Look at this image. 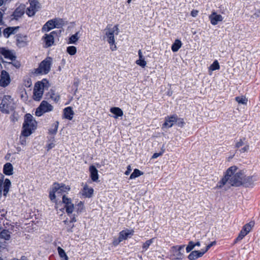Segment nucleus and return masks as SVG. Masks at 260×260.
Wrapping results in <instances>:
<instances>
[{
    "label": "nucleus",
    "mask_w": 260,
    "mask_h": 260,
    "mask_svg": "<svg viewBox=\"0 0 260 260\" xmlns=\"http://www.w3.org/2000/svg\"><path fill=\"white\" fill-rule=\"evenodd\" d=\"M237 169V167L235 166H232L228 168L225 176L217 183L216 187L221 188L227 182L230 183L232 186H241L244 173L242 171L236 172Z\"/></svg>",
    "instance_id": "nucleus-1"
},
{
    "label": "nucleus",
    "mask_w": 260,
    "mask_h": 260,
    "mask_svg": "<svg viewBox=\"0 0 260 260\" xmlns=\"http://www.w3.org/2000/svg\"><path fill=\"white\" fill-rule=\"evenodd\" d=\"M74 115V112L71 107H68L63 109V116L66 119L72 120Z\"/></svg>",
    "instance_id": "nucleus-26"
},
{
    "label": "nucleus",
    "mask_w": 260,
    "mask_h": 260,
    "mask_svg": "<svg viewBox=\"0 0 260 260\" xmlns=\"http://www.w3.org/2000/svg\"><path fill=\"white\" fill-rule=\"evenodd\" d=\"M256 178L253 176H246L243 174L241 185L245 187H250L253 185Z\"/></svg>",
    "instance_id": "nucleus-14"
},
{
    "label": "nucleus",
    "mask_w": 260,
    "mask_h": 260,
    "mask_svg": "<svg viewBox=\"0 0 260 260\" xmlns=\"http://www.w3.org/2000/svg\"><path fill=\"white\" fill-rule=\"evenodd\" d=\"M54 21L55 22L54 24H55V27L56 28H60L63 24V21L61 19H54Z\"/></svg>",
    "instance_id": "nucleus-46"
},
{
    "label": "nucleus",
    "mask_w": 260,
    "mask_h": 260,
    "mask_svg": "<svg viewBox=\"0 0 260 260\" xmlns=\"http://www.w3.org/2000/svg\"><path fill=\"white\" fill-rule=\"evenodd\" d=\"M138 55L139 59L137 60L136 61V62L137 64L139 65L142 68H144L146 65V61L145 60L144 58L143 55L141 50H139L138 51Z\"/></svg>",
    "instance_id": "nucleus-28"
},
{
    "label": "nucleus",
    "mask_w": 260,
    "mask_h": 260,
    "mask_svg": "<svg viewBox=\"0 0 260 260\" xmlns=\"http://www.w3.org/2000/svg\"><path fill=\"white\" fill-rule=\"evenodd\" d=\"M54 185L55 186V189H57L58 190V193L67 192L70 189V187L69 186H66L62 183L59 184L58 183H54Z\"/></svg>",
    "instance_id": "nucleus-22"
},
{
    "label": "nucleus",
    "mask_w": 260,
    "mask_h": 260,
    "mask_svg": "<svg viewBox=\"0 0 260 260\" xmlns=\"http://www.w3.org/2000/svg\"><path fill=\"white\" fill-rule=\"evenodd\" d=\"M165 121L162 124V128H170L178 120V116L176 114H173L170 116H167L165 118Z\"/></svg>",
    "instance_id": "nucleus-10"
},
{
    "label": "nucleus",
    "mask_w": 260,
    "mask_h": 260,
    "mask_svg": "<svg viewBox=\"0 0 260 260\" xmlns=\"http://www.w3.org/2000/svg\"><path fill=\"white\" fill-rule=\"evenodd\" d=\"M177 122L178 125L180 127H183L185 123L183 119L178 117Z\"/></svg>",
    "instance_id": "nucleus-51"
},
{
    "label": "nucleus",
    "mask_w": 260,
    "mask_h": 260,
    "mask_svg": "<svg viewBox=\"0 0 260 260\" xmlns=\"http://www.w3.org/2000/svg\"><path fill=\"white\" fill-rule=\"evenodd\" d=\"M254 222L250 221L244 225L238 237L235 240V242L237 243L242 240L243 238L250 232L252 227L254 226Z\"/></svg>",
    "instance_id": "nucleus-8"
},
{
    "label": "nucleus",
    "mask_w": 260,
    "mask_h": 260,
    "mask_svg": "<svg viewBox=\"0 0 260 260\" xmlns=\"http://www.w3.org/2000/svg\"><path fill=\"white\" fill-rule=\"evenodd\" d=\"M18 260H27V257L25 256H22L21 258Z\"/></svg>",
    "instance_id": "nucleus-64"
},
{
    "label": "nucleus",
    "mask_w": 260,
    "mask_h": 260,
    "mask_svg": "<svg viewBox=\"0 0 260 260\" xmlns=\"http://www.w3.org/2000/svg\"><path fill=\"white\" fill-rule=\"evenodd\" d=\"M244 145L243 140L241 139L239 140V141H238L235 145V147L237 148H239L240 147Z\"/></svg>",
    "instance_id": "nucleus-52"
},
{
    "label": "nucleus",
    "mask_w": 260,
    "mask_h": 260,
    "mask_svg": "<svg viewBox=\"0 0 260 260\" xmlns=\"http://www.w3.org/2000/svg\"><path fill=\"white\" fill-rule=\"evenodd\" d=\"M90 177L93 182H98L99 179L98 171L94 166H90L89 168Z\"/></svg>",
    "instance_id": "nucleus-18"
},
{
    "label": "nucleus",
    "mask_w": 260,
    "mask_h": 260,
    "mask_svg": "<svg viewBox=\"0 0 260 260\" xmlns=\"http://www.w3.org/2000/svg\"><path fill=\"white\" fill-rule=\"evenodd\" d=\"M122 241V240L120 239V238L119 236L118 238H114L113 239L112 244L113 246H117Z\"/></svg>",
    "instance_id": "nucleus-49"
},
{
    "label": "nucleus",
    "mask_w": 260,
    "mask_h": 260,
    "mask_svg": "<svg viewBox=\"0 0 260 260\" xmlns=\"http://www.w3.org/2000/svg\"><path fill=\"white\" fill-rule=\"evenodd\" d=\"M53 106L47 102L43 101L41 102L40 106L37 108L35 112L36 116H41L44 113L52 111Z\"/></svg>",
    "instance_id": "nucleus-7"
},
{
    "label": "nucleus",
    "mask_w": 260,
    "mask_h": 260,
    "mask_svg": "<svg viewBox=\"0 0 260 260\" xmlns=\"http://www.w3.org/2000/svg\"><path fill=\"white\" fill-rule=\"evenodd\" d=\"M58 125L59 122L57 121L53 123L51 125V127L49 129V134L50 135H55L57 132Z\"/></svg>",
    "instance_id": "nucleus-32"
},
{
    "label": "nucleus",
    "mask_w": 260,
    "mask_h": 260,
    "mask_svg": "<svg viewBox=\"0 0 260 260\" xmlns=\"http://www.w3.org/2000/svg\"><path fill=\"white\" fill-rule=\"evenodd\" d=\"M220 68V66L219 63L217 60L214 61L213 63L210 65L209 67V70L211 71H215L216 70H218Z\"/></svg>",
    "instance_id": "nucleus-43"
},
{
    "label": "nucleus",
    "mask_w": 260,
    "mask_h": 260,
    "mask_svg": "<svg viewBox=\"0 0 260 260\" xmlns=\"http://www.w3.org/2000/svg\"><path fill=\"white\" fill-rule=\"evenodd\" d=\"M236 101L238 104H241L243 105H246L248 101V99H235Z\"/></svg>",
    "instance_id": "nucleus-48"
},
{
    "label": "nucleus",
    "mask_w": 260,
    "mask_h": 260,
    "mask_svg": "<svg viewBox=\"0 0 260 260\" xmlns=\"http://www.w3.org/2000/svg\"><path fill=\"white\" fill-rule=\"evenodd\" d=\"M57 251L59 256L61 258H64V260H68V257L67 255L64 250L60 247L57 248Z\"/></svg>",
    "instance_id": "nucleus-39"
},
{
    "label": "nucleus",
    "mask_w": 260,
    "mask_h": 260,
    "mask_svg": "<svg viewBox=\"0 0 260 260\" xmlns=\"http://www.w3.org/2000/svg\"><path fill=\"white\" fill-rule=\"evenodd\" d=\"M14 103L13 99H2L0 104V110L1 112L5 113H9L14 110Z\"/></svg>",
    "instance_id": "nucleus-6"
},
{
    "label": "nucleus",
    "mask_w": 260,
    "mask_h": 260,
    "mask_svg": "<svg viewBox=\"0 0 260 260\" xmlns=\"http://www.w3.org/2000/svg\"><path fill=\"white\" fill-rule=\"evenodd\" d=\"M78 209L77 210L78 212H81V210L83 209V204L82 202H80V203L78 204Z\"/></svg>",
    "instance_id": "nucleus-56"
},
{
    "label": "nucleus",
    "mask_w": 260,
    "mask_h": 260,
    "mask_svg": "<svg viewBox=\"0 0 260 260\" xmlns=\"http://www.w3.org/2000/svg\"><path fill=\"white\" fill-rule=\"evenodd\" d=\"M134 234V231L133 230L125 229L120 232L119 236L120 239L123 241L126 240L128 238L131 237Z\"/></svg>",
    "instance_id": "nucleus-17"
},
{
    "label": "nucleus",
    "mask_w": 260,
    "mask_h": 260,
    "mask_svg": "<svg viewBox=\"0 0 260 260\" xmlns=\"http://www.w3.org/2000/svg\"><path fill=\"white\" fill-rule=\"evenodd\" d=\"M110 111L114 114V117L115 118H117L119 117H121L123 114L122 110L118 107H112L110 109Z\"/></svg>",
    "instance_id": "nucleus-27"
},
{
    "label": "nucleus",
    "mask_w": 260,
    "mask_h": 260,
    "mask_svg": "<svg viewBox=\"0 0 260 260\" xmlns=\"http://www.w3.org/2000/svg\"><path fill=\"white\" fill-rule=\"evenodd\" d=\"M199 13V11L197 10H193L191 11L190 15L191 16L195 17H196Z\"/></svg>",
    "instance_id": "nucleus-55"
},
{
    "label": "nucleus",
    "mask_w": 260,
    "mask_h": 260,
    "mask_svg": "<svg viewBox=\"0 0 260 260\" xmlns=\"http://www.w3.org/2000/svg\"><path fill=\"white\" fill-rule=\"evenodd\" d=\"M67 51L70 55H74L77 52V48L74 46H69L67 48Z\"/></svg>",
    "instance_id": "nucleus-42"
},
{
    "label": "nucleus",
    "mask_w": 260,
    "mask_h": 260,
    "mask_svg": "<svg viewBox=\"0 0 260 260\" xmlns=\"http://www.w3.org/2000/svg\"><path fill=\"white\" fill-rule=\"evenodd\" d=\"M63 222L66 225V228L67 231L69 233L73 232V229L74 227V224L72 223H69V221L67 220H64Z\"/></svg>",
    "instance_id": "nucleus-41"
},
{
    "label": "nucleus",
    "mask_w": 260,
    "mask_h": 260,
    "mask_svg": "<svg viewBox=\"0 0 260 260\" xmlns=\"http://www.w3.org/2000/svg\"><path fill=\"white\" fill-rule=\"evenodd\" d=\"M143 173L140 171L139 169H134L133 172L131 174L129 177V179H134L137 177L142 175Z\"/></svg>",
    "instance_id": "nucleus-35"
},
{
    "label": "nucleus",
    "mask_w": 260,
    "mask_h": 260,
    "mask_svg": "<svg viewBox=\"0 0 260 260\" xmlns=\"http://www.w3.org/2000/svg\"><path fill=\"white\" fill-rule=\"evenodd\" d=\"M37 122L33 116L30 114H26L24 116L21 135L25 137L30 136L37 128Z\"/></svg>",
    "instance_id": "nucleus-2"
},
{
    "label": "nucleus",
    "mask_w": 260,
    "mask_h": 260,
    "mask_svg": "<svg viewBox=\"0 0 260 260\" xmlns=\"http://www.w3.org/2000/svg\"><path fill=\"white\" fill-rule=\"evenodd\" d=\"M24 8L23 6L17 8L13 13L10 15L11 20H17L21 18L24 14Z\"/></svg>",
    "instance_id": "nucleus-13"
},
{
    "label": "nucleus",
    "mask_w": 260,
    "mask_h": 260,
    "mask_svg": "<svg viewBox=\"0 0 260 260\" xmlns=\"http://www.w3.org/2000/svg\"><path fill=\"white\" fill-rule=\"evenodd\" d=\"M6 246V242H4V240L0 238V249H4Z\"/></svg>",
    "instance_id": "nucleus-53"
},
{
    "label": "nucleus",
    "mask_w": 260,
    "mask_h": 260,
    "mask_svg": "<svg viewBox=\"0 0 260 260\" xmlns=\"http://www.w3.org/2000/svg\"><path fill=\"white\" fill-rule=\"evenodd\" d=\"M45 95L47 98H59V95H56L54 90L52 89H50V90Z\"/></svg>",
    "instance_id": "nucleus-44"
},
{
    "label": "nucleus",
    "mask_w": 260,
    "mask_h": 260,
    "mask_svg": "<svg viewBox=\"0 0 260 260\" xmlns=\"http://www.w3.org/2000/svg\"><path fill=\"white\" fill-rule=\"evenodd\" d=\"M0 238L4 240V242L10 238V233L8 230H4L0 232Z\"/></svg>",
    "instance_id": "nucleus-34"
},
{
    "label": "nucleus",
    "mask_w": 260,
    "mask_h": 260,
    "mask_svg": "<svg viewBox=\"0 0 260 260\" xmlns=\"http://www.w3.org/2000/svg\"><path fill=\"white\" fill-rule=\"evenodd\" d=\"M185 246L180 245V246H174L172 247V249H173L174 256H175V258L176 259H181L183 257V254L182 252V250H183Z\"/></svg>",
    "instance_id": "nucleus-15"
},
{
    "label": "nucleus",
    "mask_w": 260,
    "mask_h": 260,
    "mask_svg": "<svg viewBox=\"0 0 260 260\" xmlns=\"http://www.w3.org/2000/svg\"><path fill=\"white\" fill-rule=\"evenodd\" d=\"M182 43L180 40L177 39L172 45L171 49L173 52H175L181 47Z\"/></svg>",
    "instance_id": "nucleus-31"
},
{
    "label": "nucleus",
    "mask_w": 260,
    "mask_h": 260,
    "mask_svg": "<svg viewBox=\"0 0 260 260\" xmlns=\"http://www.w3.org/2000/svg\"><path fill=\"white\" fill-rule=\"evenodd\" d=\"M11 183L10 180L7 178L5 180L4 182H3V189L4 196H7V194L8 193L9 190V188L11 186Z\"/></svg>",
    "instance_id": "nucleus-29"
},
{
    "label": "nucleus",
    "mask_w": 260,
    "mask_h": 260,
    "mask_svg": "<svg viewBox=\"0 0 260 260\" xmlns=\"http://www.w3.org/2000/svg\"><path fill=\"white\" fill-rule=\"evenodd\" d=\"M27 36L18 35L17 36V42L18 44H25L27 41Z\"/></svg>",
    "instance_id": "nucleus-38"
},
{
    "label": "nucleus",
    "mask_w": 260,
    "mask_h": 260,
    "mask_svg": "<svg viewBox=\"0 0 260 260\" xmlns=\"http://www.w3.org/2000/svg\"><path fill=\"white\" fill-rule=\"evenodd\" d=\"M62 203L64 204V208L68 215L72 213L74 211V206L72 203L71 199L68 198L65 195L62 196Z\"/></svg>",
    "instance_id": "nucleus-11"
},
{
    "label": "nucleus",
    "mask_w": 260,
    "mask_h": 260,
    "mask_svg": "<svg viewBox=\"0 0 260 260\" xmlns=\"http://www.w3.org/2000/svg\"><path fill=\"white\" fill-rule=\"evenodd\" d=\"M76 221V219L75 216L71 218V220L69 221V223H73V222H75Z\"/></svg>",
    "instance_id": "nucleus-62"
},
{
    "label": "nucleus",
    "mask_w": 260,
    "mask_h": 260,
    "mask_svg": "<svg viewBox=\"0 0 260 260\" xmlns=\"http://www.w3.org/2000/svg\"><path fill=\"white\" fill-rule=\"evenodd\" d=\"M54 138H53V140L47 144V150L48 151H49V150H50L52 148L54 147L55 144H54Z\"/></svg>",
    "instance_id": "nucleus-50"
},
{
    "label": "nucleus",
    "mask_w": 260,
    "mask_h": 260,
    "mask_svg": "<svg viewBox=\"0 0 260 260\" xmlns=\"http://www.w3.org/2000/svg\"><path fill=\"white\" fill-rule=\"evenodd\" d=\"M3 173L6 175H11L13 174V167L10 162H7L4 165L3 168Z\"/></svg>",
    "instance_id": "nucleus-25"
},
{
    "label": "nucleus",
    "mask_w": 260,
    "mask_h": 260,
    "mask_svg": "<svg viewBox=\"0 0 260 260\" xmlns=\"http://www.w3.org/2000/svg\"><path fill=\"white\" fill-rule=\"evenodd\" d=\"M215 243V242H212L210 244L208 245L205 249V250H206V252L208 251V250L212 246H213L214 244Z\"/></svg>",
    "instance_id": "nucleus-60"
},
{
    "label": "nucleus",
    "mask_w": 260,
    "mask_h": 260,
    "mask_svg": "<svg viewBox=\"0 0 260 260\" xmlns=\"http://www.w3.org/2000/svg\"><path fill=\"white\" fill-rule=\"evenodd\" d=\"M10 81L9 73L6 71L3 70L0 75V85L5 87L9 84Z\"/></svg>",
    "instance_id": "nucleus-12"
},
{
    "label": "nucleus",
    "mask_w": 260,
    "mask_h": 260,
    "mask_svg": "<svg viewBox=\"0 0 260 260\" xmlns=\"http://www.w3.org/2000/svg\"><path fill=\"white\" fill-rule=\"evenodd\" d=\"M31 82L30 80H27V84H25V86L29 87L31 85Z\"/></svg>",
    "instance_id": "nucleus-63"
},
{
    "label": "nucleus",
    "mask_w": 260,
    "mask_h": 260,
    "mask_svg": "<svg viewBox=\"0 0 260 260\" xmlns=\"http://www.w3.org/2000/svg\"><path fill=\"white\" fill-rule=\"evenodd\" d=\"M61 33V30L58 29L52 31L49 34H46L42 38L45 43V47L48 48L53 45L55 38L59 37Z\"/></svg>",
    "instance_id": "nucleus-5"
},
{
    "label": "nucleus",
    "mask_w": 260,
    "mask_h": 260,
    "mask_svg": "<svg viewBox=\"0 0 260 260\" xmlns=\"http://www.w3.org/2000/svg\"><path fill=\"white\" fill-rule=\"evenodd\" d=\"M4 179V176L3 174H0V187L3 186V182Z\"/></svg>",
    "instance_id": "nucleus-59"
},
{
    "label": "nucleus",
    "mask_w": 260,
    "mask_h": 260,
    "mask_svg": "<svg viewBox=\"0 0 260 260\" xmlns=\"http://www.w3.org/2000/svg\"><path fill=\"white\" fill-rule=\"evenodd\" d=\"M18 28V26L7 27L4 29L3 35L5 38H8L11 35L14 34Z\"/></svg>",
    "instance_id": "nucleus-23"
},
{
    "label": "nucleus",
    "mask_w": 260,
    "mask_h": 260,
    "mask_svg": "<svg viewBox=\"0 0 260 260\" xmlns=\"http://www.w3.org/2000/svg\"><path fill=\"white\" fill-rule=\"evenodd\" d=\"M78 35L79 32H77L75 34L72 35L69 39L68 44H76L79 38Z\"/></svg>",
    "instance_id": "nucleus-33"
},
{
    "label": "nucleus",
    "mask_w": 260,
    "mask_h": 260,
    "mask_svg": "<svg viewBox=\"0 0 260 260\" xmlns=\"http://www.w3.org/2000/svg\"><path fill=\"white\" fill-rule=\"evenodd\" d=\"M93 193V189L91 187H88L87 185L84 186L82 191V195L86 198H90Z\"/></svg>",
    "instance_id": "nucleus-24"
},
{
    "label": "nucleus",
    "mask_w": 260,
    "mask_h": 260,
    "mask_svg": "<svg viewBox=\"0 0 260 260\" xmlns=\"http://www.w3.org/2000/svg\"><path fill=\"white\" fill-rule=\"evenodd\" d=\"M206 250H202L201 251L194 250L188 255V258L189 260H196L199 257L202 256L205 253Z\"/></svg>",
    "instance_id": "nucleus-20"
},
{
    "label": "nucleus",
    "mask_w": 260,
    "mask_h": 260,
    "mask_svg": "<svg viewBox=\"0 0 260 260\" xmlns=\"http://www.w3.org/2000/svg\"><path fill=\"white\" fill-rule=\"evenodd\" d=\"M9 64H12L14 67H15L16 68H19L20 66V64L19 62L18 61H14L13 63L9 62Z\"/></svg>",
    "instance_id": "nucleus-57"
},
{
    "label": "nucleus",
    "mask_w": 260,
    "mask_h": 260,
    "mask_svg": "<svg viewBox=\"0 0 260 260\" xmlns=\"http://www.w3.org/2000/svg\"><path fill=\"white\" fill-rule=\"evenodd\" d=\"M161 153H155L153 154L152 157L153 158H156L157 157H158L159 156L161 155Z\"/></svg>",
    "instance_id": "nucleus-61"
},
{
    "label": "nucleus",
    "mask_w": 260,
    "mask_h": 260,
    "mask_svg": "<svg viewBox=\"0 0 260 260\" xmlns=\"http://www.w3.org/2000/svg\"><path fill=\"white\" fill-rule=\"evenodd\" d=\"M40 3L38 0H30V7L31 8H34L38 11L40 8Z\"/></svg>",
    "instance_id": "nucleus-40"
},
{
    "label": "nucleus",
    "mask_w": 260,
    "mask_h": 260,
    "mask_svg": "<svg viewBox=\"0 0 260 260\" xmlns=\"http://www.w3.org/2000/svg\"><path fill=\"white\" fill-rule=\"evenodd\" d=\"M37 11H38L37 10L32 8H31V7L29 6L28 8H27L26 13L28 16L31 17L34 16Z\"/></svg>",
    "instance_id": "nucleus-45"
},
{
    "label": "nucleus",
    "mask_w": 260,
    "mask_h": 260,
    "mask_svg": "<svg viewBox=\"0 0 260 260\" xmlns=\"http://www.w3.org/2000/svg\"><path fill=\"white\" fill-rule=\"evenodd\" d=\"M112 25L109 24L107 26L106 28L105 29L106 31L105 35L106 37L108 38L107 41L109 43L111 46V49L112 51L115 50L116 49V45H114L113 47V45L115 44V39H114V32L116 31V35H118V25H115L113 28H111Z\"/></svg>",
    "instance_id": "nucleus-3"
},
{
    "label": "nucleus",
    "mask_w": 260,
    "mask_h": 260,
    "mask_svg": "<svg viewBox=\"0 0 260 260\" xmlns=\"http://www.w3.org/2000/svg\"><path fill=\"white\" fill-rule=\"evenodd\" d=\"M0 51H1L2 55H3L6 58L9 59L12 61L15 60L16 56L11 51L4 48H0Z\"/></svg>",
    "instance_id": "nucleus-19"
},
{
    "label": "nucleus",
    "mask_w": 260,
    "mask_h": 260,
    "mask_svg": "<svg viewBox=\"0 0 260 260\" xmlns=\"http://www.w3.org/2000/svg\"><path fill=\"white\" fill-rule=\"evenodd\" d=\"M249 149V145H245L243 148H242L241 149H240V151L241 153H244L245 152H246Z\"/></svg>",
    "instance_id": "nucleus-54"
},
{
    "label": "nucleus",
    "mask_w": 260,
    "mask_h": 260,
    "mask_svg": "<svg viewBox=\"0 0 260 260\" xmlns=\"http://www.w3.org/2000/svg\"><path fill=\"white\" fill-rule=\"evenodd\" d=\"M52 62V57H46L39 64L38 68L36 69L35 73L37 74H47L50 71Z\"/></svg>",
    "instance_id": "nucleus-4"
},
{
    "label": "nucleus",
    "mask_w": 260,
    "mask_h": 260,
    "mask_svg": "<svg viewBox=\"0 0 260 260\" xmlns=\"http://www.w3.org/2000/svg\"><path fill=\"white\" fill-rule=\"evenodd\" d=\"M11 183L10 180L7 178L5 180L4 182H3V189L4 196H7V194L8 193L9 190V188L11 186Z\"/></svg>",
    "instance_id": "nucleus-30"
},
{
    "label": "nucleus",
    "mask_w": 260,
    "mask_h": 260,
    "mask_svg": "<svg viewBox=\"0 0 260 260\" xmlns=\"http://www.w3.org/2000/svg\"><path fill=\"white\" fill-rule=\"evenodd\" d=\"M54 19H52L48 21L43 26L42 31L43 32L49 31L51 29L55 27V24H54Z\"/></svg>",
    "instance_id": "nucleus-21"
},
{
    "label": "nucleus",
    "mask_w": 260,
    "mask_h": 260,
    "mask_svg": "<svg viewBox=\"0 0 260 260\" xmlns=\"http://www.w3.org/2000/svg\"><path fill=\"white\" fill-rule=\"evenodd\" d=\"M46 88V85L42 81L37 82L35 85L34 94L36 98H42L44 90Z\"/></svg>",
    "instance_id": "nucleus-9"
},
{
    "label": "nucleus",
    "mask_w": 260,
    "mask_h": 260,
    "mask_svg": "<svg viewBox=\"0 0 260 260\" xmlns=\"http://www.w3.org/2000/svg\"><path fill=\"white\" fill-rule=\"evenodd\" d=\"M58 193V190L57 189H55V186L53 185L52 190H51L49 192V198L51 200V201L55 202V193Z\"/></svg>",
    "instance_id": "nucleus-37"
},
{
    "label": "nucleus",
    "mask_w": 260,
    "mask_h": 260,
    "mask_svg": "<svg viewBox=\"0 0 260 260\" xmlns=\"http://www.w3.org/2000/svg\"><path fill=\"white\" fill-rule=\"evenodd\" d=\"M154 238L147 240L142 245L143 251H146L149 247L150 245L153 242Z\"/></svg>",
    "instance_id": "nucleus-36"
},
{
    "label": "nucleus",
    "mask_w": 260,
    "mask_h": 260,
    "mask_svg": "<svg viewBox=\"0 0 260 260\" xmlns=\"http://www.w3.org/2000/svg\"><path fill=\"white\" fill-rule=\"evenodd\" d=\"M209 18L211 23L213 25L217 24L219 22H221L223 20L222 16L220 14H217V13L214 11L212 12L209 15Z\"/></svg>",
    "instance_id": "nucleus-16"
},
{
    "label": "nucleus",
    "mask_w": 260,
    "mask_h": 260,
    "mask_svg": "<svg viewBox=\"0 0 260 260\" xmlns=\"http://www.w3.org/2000/svg\"><path fill=\"white\" fill-rule=\"evenodd\" d=\"M194 248V242L193 241H189L186 248V252H190Z\"/></svg>",
    "instance_id": "nucleus-47"
},
{
    "label": "nucleus",
    "mask_w": 260,
    "mask_h": 260,
    "mask_svg": "<svg viewBox=\"0 0 260 260\" xmlns=\"http://www.w3.org/2000/svg\"><path fill=\"white\" fill-rule=\"evenodd\" d=\"M131 171H132L131 166V165H128L127 167V170L125 172L124 174L126 175H128L130 174V173L131 172Z\"/></svg>",
    "instance_id": "nucleus-58"
}]
</instances>
